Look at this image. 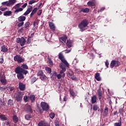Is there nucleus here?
I'll return each instance as SVG.
<instances>
[{"instance_id":"c03bdc74","label":"nucleus","mask_w":126,"mask_h":126,"mask_svg":"<svg viewBox=\"0 0 126 126\" xmlns=\"http://www.w3.org/2000/svg\"><path fill=\"white\" fill-rule=\"evenodd\" d=\"M48 63L50 65H53L54 64V63H53V61L51 58H48Z\"/></svg>"},{"instance_id":"a19ab883","label":"nucleus","mask_w":126,"mask_h":126,"mask_svg":"<svg viewBox=\"0 0 126 126\" xmlns=\"http://www.w3.org/2000/svg\"><path fill=\"white\" fill-rule=\"evenodd\" d=\"M31 118H32V116H31V115H30V114H27V115H25V119L26 120H27L28 121L29 120H30V119H31Z\"/></svg>"},{"instance_id":"774afa93","label":"nucleus","mask_w":126,"mask_h":126,"mask_svg":"<svg viewBox=\"0 0 126 126\" xmlns=\"http://www.w3.org/2000/svg\"><path fill=\"white\" fill-rule=\"evenodd\" d=\"M55 126H60V123L58 122L55 123Z\"/></svg>"},{"instance_id":"79ce46f5","label":"nucleus","mask_w":126,"mask_h":126,"mask_svg":"<svg viewBox=\"0 0 126 126\" xmlns=\"http://www.w3.org/2000/svg\"><path fill=\"white\" fill-rule=\"evenodd\" d=\"M31 41H32V37L29 36V38H28L27 41V44H30V43H31Z\"/></svg>"},{"instance_id":"aec40b11","label":"nucleus","mask_w":126,"mask_h":126,"mask_svg":"<svg viewBox=\"0 0 126 126\" xmlns=\"http://www.w3.org/2000/svg\"><path fill=\"white\" fill-rule=\"evenodd\" d=\"M30 99L32 103H34V102H35V100H36V97L33 94H31L30 96Z\"/></svg>"},{"instance_id":"680f3d73","label":"nucleus","mask_w":126,"mask_h":126,"mask_svg":"<svg viewBox=\"0 0 126 126\" xmlns=\"http://www.w3.org/2000/svg\"><path fill=\"white\" fill-rule=\"evenodd\" d=\"M62 75H61V74L57 75L58 79H61L62 78Z\"/></svg>"},{"instance_id":"6e6552de","label":"nucleus","mask_w":126,"mask_h":126,"mask_svg":"<svg viewBox=\"0 0 126 126\" xmlns=\"http://www.w3.org/2000/svg\"><path fill=\"white\" fill-rule=\"evenodd\" d=\"M15 98L17 102H20L23 98V95H22V94L19 93L15 95Z\"/></svg>"},{"instance_id":"412c9836","label":"nucleus","mask_w":126,"mask_h":126,"mask_svg":"<svg viewBox=\"0 0 126 126\" xmlns=\"http://www.w3.org/2000/svg\"><path fill=\"white\" fill-rule=\"evenodd\" d=\"M15 9V10H14V13H15V14H17L18 12H20L23 10V8H16Z\"/></svg>"},{"instance_id":"6e6d98bb","label":"nucleus","mask_w":126,"mask_h":126,"mask_svg":"<svg viewBox=\"0 0 126 126\" xmlns=\"http://www.w3.org/2000/svg\"><path fill=\"white\" fill-rule=\"evenodd\" d=\"M105 10V7H102L100 8L99 10H98V12H102V11H104Z\"/></svg>"},{"instance_id":"58836bf2","label":"nucleus","mask_w":126,"mask_h":126,"mask_svg":"<svg viewBox=\"0 0 126 126\" xmlns=\"http://www.w3.org/2000/svg\"><path fill=\"white\" fill-rule=\"evenodd\" d=\"M94 111H97L99 109V106L97 104H94L93 107Z\"/></svg>"},{"instance_id":"0e129e2a","label":"nucleus","mask_w":126,"mask_h":126,"mask_svg":"<svg viewBox=\"0 0 126 126\" xmlns=\"http://www.w3.org/2000/svg\"><path fill=\"white\" fill-rule=\"evenodd\" d=\"M0 105L1 107L4 106V102L0 101Z\"/></svg>"},{"instance_id":"603ef678","label":"nucleus","mask_w":126,"mask_h":126,"mask_svg":"<svg viewBox=\"0 0 126 126\" xmlns=\"http://www.w3.org/2000/svg\"><path fill=\"white\" fill-rule=\"evenodd\" d=\"M24 27L21 28L20 30H18L19 33H22L24 31Z\"/></svg>"},{"instance_id":"4be33fe9","label":"nucleus","mask_w":126,"mask_h":126,"mask_svg":"<svg viewBox=\"0 0 126 126\" xmlns=\"http://www.w3.org/2000/svg\"><path fill=\"white\" fill-rule=\"evenodd\" d=\"M18 117L16 115H14L13 116V122L14 124H17L18 123Z\"/></svg>"},{"instance_id":"bb28decb","label":"nucleus","mask_w":126,"mask_h":126,"mask_svg":"<svg viewBox=\"0 0 126 126\" xmlns=\"http://www.w3.org/2000/svg\"><path fill=\"white\" fill-rule=\"evenodd\" d=\"M66 44L67 48H71L72 47V42L70 40H67Z\"/></svg>"},{"instance_id":"cd10ccee","label":"nucleus","mask_w":126,"mask_h":126,"mask_svg":"<svg viewBox=\"0 0 126 126\" xmlns=\"http://www.w3.org/2000/svg\"><path fill=\"white\" fill-rule=\"evenodd\" d=\"M37 10H38V8L37 7L34 8L32 13H31L30 15V17H32L33 16V15H34V14H35V13H36V12H37Z\"/></svg>"},{"instance_id":"4468645a","label":"nucleus","mask_w":126,"mask_h":126,"mask_svg":"<svg viewBox=\"0 0 126 126\" xmlns=\"http://www.w3.org/2000/svg\"><path fill=\"white\" fill-rule=\"evenodd\" d=\"M18 20L19 21V22H23L26 20V17L24 16H21L18 17Z\"/></svg>"},{"instance_id":"e433bc0d","label":"nucleus","mask_w":126,"mask_h":126,"mask_svg":"<svg viewBox=\"0 0 126 126\" xmlns=\"http://www.w3.org/2000/svg\"><path fill=\"white\" fill-rule=\"evenodd\" d=\"M7 104H8V106H12V105H13V101L12 100V99H9L8 100Z\"/></svg>"},{"instance_id":"37998d69","label":"nucleus","mask_w":126,"mask_h":126,"mask_svg":"<svg viewBox=\"0 0 126 126\" xmlns=\"http://www.w3.org/2000/svg\"><path fill=\"white\" fill-rule=\"evenodd\" d=\"M24 25V22H21L17 24L18 27H21V26H23Z\"/></svg>"},{"instance_id":"f8f14e48","label":"nucleus","mask_w":126,"mask_h":126,"mask_svg":"<svg viewBox=\"0 0 126 126\" xmlns=\"http://www.w3.org/2000/svg\"><path fill=\"white\" fill-rule=\"evenodd\" d=\"M25 43H26V39L24 37H22L21 38V42H20V45L21 47L24 46L25 45Z\"/></svg>"},{"instance_id":"4c0bfd02","label":"nucleus","mask_w":126,"mask_h":126,"mask_svg":"<svg viewBox=\"0 0 126 126\" xmlns=\"http://www.w3.org/2000/svg\"><path fill=\"white\" fill-rule=\"evenodd\" d=\"M39 1V0H30L29 2V4H33V3H35V2H37Z\"/></svg>"},{"instance_id":"8fccbe9b","label":"nucleus","mask_w":126,"mask_h":126,"mask_svg":"<svg viewBox=\"0 0 126 126\" xmlns=\"http://www.w3.org/2000/svg\"><path fill=\"white\" fill-rule=\"evenodd\" d=\"M5 89H7V87L3 88L2 87H0V91L1 92H3V91H5Z\"/></svg>"},{"instance_id":"ddd939ff","label":"nucleus","mask_w":126,"mask_h":126,"mask_svg":"<svg viewBox=\"0 0 126 126\" xmlns=\"http://www.w3.org/2000/svg\"><path fill=\"white\" fill-rule=\"evenodd\" d=\"M38 126H51V125L44 122H40L38 123Z\"/></svg>"},{"instance_id":"09e8293b","label":"nucleus","mask_w":126,"mask_h":126,"mask_svg":"<svg viewBox=\"0 0 126 126\" xmlns=\"http://www.w3.org/2000/svg\"><path fill=\"white\" fill-rule=\"evenodd\" d=\"M114 126H122V121L114 124Z\"/></svg>"},{"instance_id":"9b49d317","label":"nucleus","mask_w":126,"mask_h":126,"mask_svg":"<svg viewBox=\"0 0 126 126\" xmlns=\"http://www.w3.org/2000/svg\"><path fill=\"white\" fill-rule=\"evenodd\" d=\"M97 94L98 96L99 100H101L102 99V91H101V89H99L97 90Z\"/></svg>"},{"instance_id":"9d476101","label":"nucleus","mask_w":126,"mask_h":126,"mask_svg":"<svg viewBox=\"0 0 126 126\" xmlns=\"http://www.w3.org/2000/svg\"><path fill=\"white\" fill-rule=\"evenodd\" d=\"M19 88L21 91H24L26 89V86L23 83L20 82L19 83Z\"/></svg>"},{"instance_id":"69168bd1","label":"nucleus","mask_w":126,"mask_h":126,"mask_svg":"<svg viewBox=\"0 0 126 126\" xmlns=\"http://www.w3.org/2000/svg\"><path fill=\"white\" fill-rule=\"evenodd\" d=\"M26 6H27V3H25L22 7H23V8H25Z\"/></svg>"},{"instance_id":"2f4dec72","label":"nucleus","mask_w":126,"mask_h":126,"mask_svg":"<svg viewBox=\"0 0 126 126\" xmlns=\"http://www.w3.org/2000/svg\"><path fill=\"white\" fill-rule=\"evenodd\" d=\"M65 66H66V65H65V64H63V63H61L60 64V68H62V70H63V71H65V70H66V68L65 67Z\"/></svg>"},{"instance_id":"423d86ee","label":"nucleus","mask_w":126,"mask_h":126,"mask_svg":"<svg viewBox=\"0 0 126 126\" xmlns=\"http://www.w3.org/2000/svg\"><path fill=\"white\" fill-rule=\"evenodd\" d=\"M121 65V62L118 61L112 60L110 63V66L111 68H113L115 66H120Z\"/></svg>"},{"instance_id":"de8ad7c7","label":"nucleus","mask_w":126,"mask_h":126,"mask_svg":"<svg viewBox=\"0 0 126 126\" xmlns=\"http://www.w3.org/2000/svg\"><path fill=\"white\" fill-rule=\"evenodd\" d=\"M13 8L16 9V8H20V3H17L16 4L14 7Z\"/></svg>"},{"instance_id":"0eeeda50","label":"nucleus","mask_w":126,"mask_h":126,"mask_svg":"<svg viewBox=\"0 0 126 126\" xmlns=\"http://www.w3.org/2000/svg\"><path fill=\"white\" fill-rule=\"evenodd\" d=\"M40 105L43 111H49V109H50V106H49L48 103L45 102H41Z\"/></svg>"},{"instance_id":"7c9ffc66","label":"nucleus","mask_w":126,"mask_h":126,"mask_svg":"<svg viewBox=\"0 0 126 126\" xmlns=\"http://www.w3.org/2000/svg\"><path fill=\"white\" fill-rule=\"evenodd\" d=\"M12 13V12L11 11H6L3 13V15L4 16H9Z\"/></svg>"},{"instance_id":"5701e85b","label":"nucleus","mask_w":126,"mask_h":126,"mask_svg":"<svg viewBox=\"0 0 126 126\" xmlns=\"http://www.w3.org/2000/svg\"><path fill=\"white\" fill-rule=\"evenodd\" d=\"M49 25L50 29H52V30H55L56 28L55 27V25L54 24V23L49 22Z\"/></svg>"},{"instance_id":"49530a36","label":"nucleus","mask_w":126,"mask_h":126,"mask_svg":"<svg viewBox=\"0 0 126 126\" xmlns=\"http://www.w3.org/2000/svg\"><path fill=\"white\" fill-rule=\"evenodd\" d=\"M119 113L121 114V115H124V113H125V110H124V108H120L119 109Z\"/></svg>"},{"instance_id":"f03ea898","label":"nucleus","mask_w":126,"mask_h":126,"mask_svg":"<svg viewBox=\"0 0 126 126\" xmlns=\"http://www.w3.org/2000/svg\"><path fill=\"white\" fill-rule=\"evenodd\" d=\"M58 59H59V60H60V61H61V62H62L67 67H68L69 66V64H68L67 61H66V60H65V59H64V56H63V53H59L58 55Z\"/></svg>"},{"instance_id":"e2e57ef3","label":"nucleus","mask_w":126,"mask_h":126,"mask_svg":"<svg viewBox=\"0 0 126 126\" xmlns=\"http://www.w3.org/2000/svg\"><path fill=\"white\" fill-rule=\"evenodd\" d=\"M4 60L3 58H0V63L2 64L3 63Z\"/></svg>"},{"instance_id":"a18cd8bd","label":"nucleus","mask_w":126,"mask_h":126,"mask_svg":"<svg viewBox=\"0 0 126 126\" xmlns=\"http://www.w3.org/2000/svg\"><path fill=\"white\" fill-rule=\"evenodd\" d=\"M30 26V22H27L25 24L24 28H27V27H29Z\"/></svg>"},{"instance_id":"a878e982","label":"nucleus","mask_w":126,"mask_h":126,"mask_svg":"<svg viewBox=\"0 0 126 126\" xmlns=\"http://www.w3.org/2000/svg\"><path fill=\"white\" fill-rule=\"evenodd\" d=\"M0 120L2 121H7V117H6L5 115H0Z\"/></svg>"},{"instance_id":"864d4df0","label":"nucleus","mask_w":126,"mask_h":126,"mask_svg":"<svg viewBox=\"0 0 126 126\" xmlns=\"http://www.w3.org/2000/svg\"><path fill=\"white\" fill-rule=\"evenodd\" d=\"M21 41V38H17L16 39V43H17L18 44H20Z\"/></svg>"},{"instance_id":"473e14b6","label":"nucleus","mask_w":126,"mask_h":126,"mask_svg":"<svg viewBox=\"0 0 126 126\" xmlns=\"http://www.w3.org/2000/svg\"><path fill=\"white\" fill-rule=\"evenodd\" d=\"M39 78L41 79V80L45 81L47 80V76H46V75L43 74V75L41 76Z\"/></svg>"},{"instance_id":"c85d7f7f","label":"nucleus","mask_w":126,"mask_h":126,"mask_svg":"<svg viewBox=\"0 0 126 126\" xmlns=\"http://www.w3.org/2000/svg\"><path fill=\"white\" fill-rule=\"evenodd\" d=\"M8 51V49L7 48L5 47V45H3L1 46V52H2L3 53H5Z\"/></svg>"},{"instance_id":"20e7f679","label":"nucleus","mask_w":126,"mask_h":126,"mask_svg":"<svg viewBox=\"0 0 126 126\" xmlns=\"http://www.w3.org/2000/svg\"><path fill=\"white\" fill-rule=\"evenodd\" d=\"M88 25V21L85 19L83 20L80 24L78 25V27L80 29H83V28H85Z\"/></svg>"},{"instance_id":"f704fd0d","label":"nucleus","mask_w":126,"mask_h":126,"mask_svg":"<svg viewBox=\"0 0 126 126\" xmlns=\"http://www.w3.org/2000/svg\"><path fill=\"white\" fill-rule=\"evenodd\" d=\"M44 74V72H43V70H40L37 73V76H40V77H41V76H42V75H43Z\"/></svg>"},{"instance_id":"052dcab7","label":"nucleus","mask_w":126,"mask_h":126,"mask_svg":"<svg viewBox=\"0 0 126 126\" xmlns=\"http://www.w3.org/2000/svg\"><path fill=\"white\" fill-rule=\"evenodd\" d=\"M7 90H9V91H13V88L8 87L7 88Z\"/></svg>"},{"instance_id":"3c124183","label":"nucleus","mask_w":126,"mask_h":126,"mask_svg":"<svg viewBox=\"0 0 126 126\" xmlns=\"http://www.w3.org/2000/svg\"><path fill=\"white\" fill-rule=\"evenodd\" d=\"M36 80H37V78H36V77H33L32 79V83H34V82H35Z\"/></svg>"},{"instance_id":"c756f323","label":"nucleus","mask_w":126,"mask_h":126,"mask_svg":"<svg viewBox=\"0 0 126 126\" xmlns=\"http://www.w3.org/2000/svg\"><path fill=\"white\" fill-rule=\"evenodd\" d=\"M21 68H22V69H24V70H26V69H28V66L27 64L25 63H23L20 67Z\"/></svg>"},{"instance_id":"a211bd4d","label":"nucleus","mask_w":126,"mask_h":126,"mask_svg":"<svg viewBox=\"0 0 126 126\" xmlns=\"http://www.w3.org/2000/svg\"><path fill=\"white\" fill-rule=\"evenodd\" d=\"M32 11V7L31 8H28L27 11L23 14V15H28L30 12Z\"/></svg>"},{"instance_id":"1a4fd4ad","label":"nucleus","mask_w":126,"mask_h":126,"mask_svg":"<svg viewBox=\"0 0 126 126\" xmlns=\"http://www.w3.org/2000/svg\"><path fill=\"white\" fill-rule=\"evenodd\" d=\"M25 109L27 112H28L29 114L33 113V110L31 108V106L30 105H28V104H26L25 107Z\"/></svg>"},{"instance_id":"dca6fc26","label":"nucleus","mask_w":126,"mask_h":126,"mask_svg":"<svg viewBox=\"0 0 126 126\" xmlns=\"http://www.w3.org/2000/svg\"><path fill=\"white\" fill-rule=\"evenodd\" d=\"M87 5L88 6H96V3L95 2L93 1H89V2H87Z\"/></svg>"},{"instance_id":"5fc2aeb1","label":"nucleus","mask_w":126,"mask_h":126,"mask_svg":"<svg viewBox=\"0 0 126 126\" xmlns=\"http://www.w3.org/2000/svg\"><path fill=\"white\" fill-rule=\"evenodd\" d=\"M70 94H71V96H72L73 97H74V96H75V93L73 91H70Z\"/></svg>"},{"instance_id":"7ed1b4c3","label":"nucleus","mask_w":126,"mask_h":126,"mask_svg":"<svg viewBox=\"0 0 126 126\" xmlns=\"http://www.w3.org/2000/svg\"><path fill=\"white\" fill-rule=\"evenodd\" d=\"M15 2H16V0H9L8 1L2 2L1 4L2 5H6V6H10L11 5H13Z\"/></svg>"},{"instance_id":"c9c22d12","label":"nucleus","mask_w":126,"mask_h":126,"mask_svg":"<svg viewBox=\"0 0 126 126\" xmlns=\"http://www.w3.org/2000/svg\"><path fill=\"white\" fill-rule=\"evenodd\" d=\"M45 70L47 72V73L51 74V72H52V68L49 67H46L45 68Z\"/></svg>"},{"instance_id":"2eb2a0df","label":"nucleus","mask_w":126,"mask_h":126,"mask_svg":"<svg viewBox=\"0 0 126 126\" xmlns=\"http://www.w3.org/2000/svg\"><path fill=\"white\" fill-rule=\"evenodd\" d=\"M108 114H109V109L108 107H105V109L103 113V116H104V117H107Z\"/></svg>"},{"instance_id":"39448f33","label":"nucleus","mask_w":126,"mask_h":126,"mask_svg":"<svg viewBox=\"0 0 126 126\" xmlns=\"http://www.w3.org/2000/svg\"><path fill=\"white\" fill-rule=\"evenodd\" d=\"M14 61L17 62L18 63H24V59L21 57L20 55H16L14 57Z\"/></svg>"},{"instance_id":"338daca9","label":"nucleus","mask_w":126,"mask_h":126,"mask_svg":"<svg viewBox=\"0 0 126 126\" xmlns=\"http://www.w3.org/2000/svg\"><path fill=\"white\" fill-rule=\"evenodd\" d=\"M6 9H7V7L2 8L0 9V10H1V11H4Z\"/></svg>"},{"instance_id":"ea45409f","label":"nucleus","mask_w":126,"mask_h":126,"mask_svg":"<svg viewBox=\"0 0 126 126\" xmlns=\"http://www.w3.org/2000/svg\"><path fill=\"white\" fill-rule=\"evenodd\" d=\"M56 116V114L53 113V112H51L50 115H49V116L51 118V119H52L53 120V119H54L55 118Z\"/></svg>"},{"instance_id":"6ab92c4d","label":"nucleus","mask_w":126,"mask_h":126,"mask_svg":"<svg viewBox=\"0 0 126 126\" xmlns=\"http://www.w3.org/2000/svg\"><path fill=\"white\" fill-rule=\"evenodd\" d=\"M92 104H95L97 102V96L96 95H94L92 97L91 99Z\"/></svg>"},{"instance_id":"72a5a7b5","label":"nucleus","mask_w":126,"mask_h":126,"mask_svg":"<svg viewBox=\"0 0 126 126\" xmlns=\"http://www.w3.org/2000/svg\"><path fill=\"white\" fill-rule=\"evenodd\" d=\"M0 81L3 85H5V84H6V79H5V78H1Z\"/></svg>"},{"instance_id":"13d9d810","label":"nucleus","mask_w":126,"mask_h":126,"mask_svg":"<svg viewBox=\"0 0 126 126\" xmlns=\"http://www.w3.org/2000/svg\"><path fill=\"white\" fill-rule=\"evenodd\" d=\"M105 64L106 66V67H109V61L108 60H106L105 63Z\"/></svg>"},{"instance_id":"4d7b16f0","label":"nucleus","mask_w":126,"mask_h":126,"mask_svg":"<svg viewBox=\"0 0 126 126\" xmlns=\"http://www.w3.org/2000/svg\"><path fill=\"white\" fill-rule=\"evenodd\" d=\"M24 100H25V102H28V101H29L28 96H25L24 97Z\"/></svg>"},{"instance_id":"b1692460","label":"nucleus","mask_w":126,"mask_h":126,"mask_svg":"<svg viewBox=\"0 0 126 126\" xmlns=\"http://www.w3.org/2000/svg\"><path fill=\"white\" fill-rule=\"evenodd\" d=\"M66 40H67V36H66V35H64L60 38V40L63 41L64 43H66Z\"/></svg>"},{"instance_id":"393cba45","label":"nucleus","mask_w":126,"mask_h":126,"mask_svg":"<svg viewBox=\"0 0 126 126\" xmlns=\"http://www.w3.org/2000/svg\"><path fill=\"white\" fill-rule=\"evenodd\" d=\"M80 12H84V13H88V12H89V8H82L80 10Z\"/></svg>"},{"instance_id":"f3484780","label":"nucleus","mask_w":126,"mask_h":126,"mask_svg":"<svg viewBox=\"0 0 126 126\" xmlns=\"http://www.w3.org/2000/svg\"><path fill=\"white\" fill-rule=\"evenodd\" d=\"M94 78L97 81H101V77H100V73L98 72L95 73Z\"/></svg>"},{"instance_id":"f257e3e1","label":"nucleus","mask_w":126,"mask_h":126,"mask_svg":"<svg viewBox=\"0 0 126 126\" xmlns=\"http://www.w3.org/2000/svg\"><path fill=\"white\" fill-rule=\"evenodd\" d=\"M15 73H17V77L19 80L21 79H24V75H26L28 73V70H24L22 68H20V66H17L15 69Z\"/></svg>"},{"instance_id":"bf43d9fd","label":"nucleus","mask_w":126,"mask_h":126,"mask_svg":"<svg viewBox=\"0 0 126 126\" xmlns=\"http://www.w3.org/2000/svg\"><path fill=\"white\" fill-rule=\"evenodd\" d=\"M37 15L39 16L40 14H42V10H39L37 12Z\"/></svg>"}]
</instances>
